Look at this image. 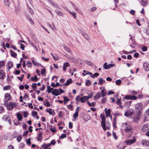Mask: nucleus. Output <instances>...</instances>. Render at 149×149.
Here are the masks:
<instances>
[{"label": "nucleus", "mask_w": 149, "mask_h": 149, "mask_svg": "<svg viewBox=\"0 0 149 149\" xmlns=\"http://www.w3.org/2000/svg\"><path fill=\"white\" fill-rule=\"evenodd\" d=\"M122 125L124 127H126V128L124 129V130L125 131L129 133L131 132L132 127L130 125L127 124V123H123Z\"/></svg>", "instance_id": "nucleus-1"}, {"label": "nucleus", "mask_w": 149, "mask_h": 149, "mask_svg": "<svg viewBox=\"0 0 149 149\" xmlns=\"http://www.w3.org/2000/svg\"><path fill=\"white\" fill-rule=\"evenodd\" d=\"M80 97L79 95H78L75 98L77 102H78L79 101H81L82 103H84L86 102L88 100L86 96H84L80 98L79 99V98Z\"/></svg>", "instance_id": "nucleus-2"}, {"label": "nucleus", "mask_w": 149, "mask_h": 149, "mask_svg": "<svg viewBox=\"0 0 149 149\" xmlns=\"http://www.w3.org/2000/svg\"><path fill=\"white\" fill-rule=\"evenodd\" d=\"M115 66V65L113 64L110 63L107 65V63H104L103 67L105 69H108L109 68Z\"/></svg>", "instance_id": "nucleus-3"}, {"label": "nucleus", "mask_w": 149, "mask_h": 149, "mask_svg": "<svg viewBox=\"0 0 149 149\" xmlns=\"http://www.w3.org/2000/svg\"><path fill=\"white\" fill-rule=\"evenodd\" d=\"M7 105L8 107V109L9 110H12L13 108L16 106V104L15 103H12L11 102H10L7 104Z\"/></svg>", "instance_id": "nucleus-4"}, {"label": "nucleus", "mask_w": 149, "mask_h": 149, "mask_svg": "<svg viewBox=\"0 0 149 149\" xmlns=\"http://www.w3.org/2000/svg\"><path fill=\"white\" fill-rule=\"evenodd\" d=\"M2 119L3 120L8 122L10 125L11 124V122L10 120V117L9 116H7L6 115H5L3 117Z\"/></svg>", "instance_id": "nucleus-5"}, {"label": "nucleus", "mask_w": 149, "mask_h": 149, "mask_svg": "<svg viewBox=\"0 0 149 149\" xmlns=\"http://www.w3.org/2000/svg\"><path fill=\"white\" fill-rule=\"evenodd\" d=\"M143 107L142 104L141 103H139L136 105V108L139 111V112H141L140 111L141 110Z\"/></svg>", "instance_id": "nucleus-6"}, {"label": "nucleus", "mask_w": 149, "mask_h": 149, "mask_svg": "<svg viewBox=\"0 0 149 149\" xmlns=\"http://www.w3.org/2000/svg\"><path fill=\"white\" fill-rule=\"evenodd\" d=\"M136 139H129L126 140L125 141V142L126 143L127 145H130L132 143L135 142L136 141Z\"/></svg>", "instance_id": "nucleus-7"}, {"label": "nucleus", "mask_w": 149, "mask_h": 149, "mask_svg": "<svg viewBox=\"0 0 149 149\" xmlns=\"http://www.w3.org/2000/svg\"><path fill=\"white\" fill-rule=\"evenodd\" d=\"M52 94L55 96H57L59 95H60L59 91L57 89H54L52 92Z\"/></svg>", "instance_id": "nucleus-8"}, {"label": "nucleus", "mask_w": 149, "mask_h": 149, "mask_svg": "<svg viewBox=\"0 0 149 149\" xmlns=\"http://www.w3.org/2000/svg\"><path fill=\"white\" fill-rule=\"evenodd\" d=\"M48 1L54 7L58 9H60L61 8H60L59 7V6L57 4L54 3L52 0H48Z\"/></svg>", "instance_id": "nucleus-9"}, {"label": "nucleus", "mask_w": 149, "mask_h": 149, "mask_svg": "<svg viewBox=\"0 0 149 149\" xmlns=\"http://www.w3.org/2000/svg\"><path fill=\"white\" fill-rule=\"evenodd\" d=\"M148 129V125L147 124H145L143 125L141 128V130L143 132H146Z\"/></svg>", "instance_id": "nucleus-10"}, {"label": "nucleus", "mask_w": 149, "mask_h": 149, "mask_svg": "<svg viewBox=\"0 0 149 149\" xmlns=\"http://www.w3.org/2000/svg\"><path fill=\"white\" fill-rule=\"evenodd\" d=\"M143 67L146 71H148L149 70V64L147 63H143Z\"/></svg>", "instance_id": "nucleus-11"}, {"label": "nucleus", "mask_w": 149, "mask_h": 149, "mask_svg": "<svg viewBox=\"0 0 149 149\" xmlns=\"http://www.w3.org/2000/svg\"><path fill=\"white\" fill-rule=\"evenodd\" d=\"M101 93L98 92L95 95L94 97V100H97L99 99L101 97Z\"/></svg>", "instance_id": "nucleus-12"}, {"label": "nucleus", "mask_w": 149, "mask_h": 149, "mask_svg": "<svg viewBox=\"0 0 149 149\" xmlns=\"http://www.w3.org/2000/svg\"><path fill=\"white\" fill-rule=\"evenodd\" d=\"M142 144L144 146H149V141L148 140H143L142 141Z\"/></svg>", "instance_id": "nucleus-13"}, {"label": "nucleus", "mask_w": 149, "mask_h": 149, "mask_svg": "<svg viewBox=\"0 0 149 149\" xmlns=\"http://www.w3.org/2000/svg\"><path fill=\"white\" fill-rule=\"evenodd\" d=\"M70 66V64L68 62L65 63L63 65V70L65 71L66 70V68Z\"/></svg>", "instance_id": "nucleus-14"}, {"label": "nucleus", "mask_w": 149, "mask_h": 149, "mask_svg": "<svg viewBox=\"0 0 149 149\" xmlns=\"http://www.w3.org/2000/svg\"><path fill=\"white\" fill-rule=\"evenodd\" d=\"M43 134V132H40L39 134L38 135V137L37 138V140L38 141H41L42 139V136Z\"/></svg>", "instance_id": "nucleus-15"}, {"label": "nucleus", "mask_w": 149, "mask_h": 149, "mask_svg": "<svg viewBox=\"0 0 149 149\" xmlns=\"http://www.w3.org/2000/svg\"><path fill=\"white\" fill-rule=\"evenodd\" d=\"M133 113L130 110H128L125 113V116H128L132 115Z\"/></svg>", "instance_id": "nucleus-16"}, {"label": "nucleus", "mask_w": 149, "mask_h": 149, "mask_svg": "<svg viewBox=\"0 0 149 149\" xmlns=\"http://www.w3.org/2000/svg\"><path fill=\"white\" fill-rule=\"evenodd\" d=\"M5 98L6 100H10L11 96L9 93H7L5 94Z\"/></svg>", "instance_id": "nucleus-17"}, {"label": "nucleus", "mask_w": 149, "mask_h": 149, "mask_svg": "<svg viewBox=\"0 0 149 149\" xmlns=\"http://www.w3.org/2000/svg\"><path fill=\"white\" fill-rule=\"evenodd\" d=\"M4 3L5 6L9 7L10 3L8 0H4Z\"/></svg>", "instance_id": "nucleus-18"}, {"label": "nucleus", "mask_w": 149, "mask_h": 149, "mask_svg": "<svg viewBox=\"0 0 149 149\" xmlns=\"http://www.w3.org/2000/svg\"><path fill=\"white\" fill-rule=\"evenodd\" d=\"M72 81L71 79L70 78L67 80L66 83H65L64 85L65 86H68L72 82Z\"/></svg>", "instance_id": "nucleus-19"}, {"label": "nucleus", "mask_w": 149, "mask_h": 149, "mask_svg": "<svg viewBox=\"0 0 149 149\" xmlns=\"http://www.w3.org/2000/svg\"><path fill=\"white\" fill-rule=\"evenodd\" d=\"M51 145L49 143H47V144L44 143L43 145H42V147L44 148V149H47V148L49 147Z\"/></svg>", "instance_id": "nucleus-20"}, {"label": "nucleus", "mask_w": 149, "mask_h": 149, "mask_svg": "<svg viewBox=\"0 0 149 149\" xmlns=\"http://www.w3.org/2000/svg\"><path fill=\"white\" fill-rule=\"evenodd\" d=\"M10 52L11 53V55L12 57L15 58H16L17 54L16 53L14 52L12 50H10Z\"/></svg>", "instance_id": "nucleus-21"}, {"label": "nucleus", "mask_w": 149, "mask_h": 149, "mask_svg": "<svg viewBox=\"0 0 149 149\" xmlns=\"http://www.w3.org/2000/svg\"><path fill=\"white\" fill-rule=\"evenodd\" d=\"M47 90L46 91V92L47 91L48 93H50L54 89L53 88H51L50 86H48L47 87Z\"/></svg>", "instance_id": "nucleus-22"}, {"label": "nucleus", "mask_w": 149, "mask_h": 149, "mask_svg": "<svg viewBox=\"0 0 149 149\" xmlns=\"http://www.w3.org/2000/svg\"><path fill=\"white\" fill-rule=\"evenodd\" d=\"M99 82L98 83V84L100 85H102L103 83L105 82V81L103 80L102 78H100L99 79Z\"/></svg>", "instance_id": "nucleus-23"}, {"label": "nucleus", "mask_w": 149, "mask_h": 149, "mask_svg": "<svg viewBox=\"0 0 149 149\" xmlns=\"http://www.w3.org/2000/svg\"><path fill=\"white\" fill-rule=\"evenodd\" d=\"M8 70H10L11 68L13 66V63L11 61H9L8 63Z\"/></svg>", "instance_id": "nucleus-24"}, {"label": "nucleus", "mask_w": 149, "mask_h": 149, "mask_svg": "<svg viewBox=\"0 0 149 149\" xmlns=\"http://www.w3.org/2000/svg\"><path fill=\"white\" fill-rule=\"evenodd\" d=\"M141 2L142 5L144 6H146L148 4L147 0H141Z\"/></svg>", "instance_id": "nucleus-25"}, {"label": "nucleus", "mask_w": 149, "mask_h": 149, "mask_svg": "<svg viewBox=\"0 0 149 149\" xmlns=\"http://www.w3.org/2000/svg\"><path fill=\"white\" fill-rule=\"evenodd\" d=\"M22 114L19 113H18L17 114V117L18 120L21 121L22 120Z\"/></svg>", "instance_id": "nucleus-26"}, {"label": "nucleus", "mask_w": 149, "mask_h": 149, "mask_svg": "<svg viewBox=\"0 0 149 149\" xmlns=\"http://www.w3.org/2000/svg\"><path fill=\"white\" fill-rule=\"evenodd\" d=\"M32 63H33V64L34 65H35V66H41V67H42V65L41 64H39L38 63L36 62V61H34V60H32Z\"/></svg>", "instance_id": "nucleus-27"}, {"label": "nucleus", "mask_w": 149, "mask_h": 149, "mask_svg": "<svg viewBox=\"0 0 149 149\" xmlns=\"http://www.w3.org/2000/svg\"><path fill=\"white\" fill-rule=\"evenodd\" d=\"M51 54L52 55L53 59L55 61L58 60L59 59V58L57 55H56V56H54L52 53H51Z\"/></svg>", "instance_id": "nucleus-28"}, {"label": "nucleus", "mask_w": 149, "mask_h": 149, "mask_svg": "<svg viewBox=\"0 0 149 149\" xmlns=\"http://www.w3.org/2000/svg\"><path fill=\"white\" fill-rule=\"evenodd\" d=\"M15 13L17 14H19L20 13V9L18 7H15Z\"/></svg>", "instance_id": "nucleus-29"}, {"label": "nucleus", "mask_w": 149, "mask_h": 149, "mask_svg": "<svg viewBox=\"0 0 149 149\" xmlns=\"http://www.w3.org/2000/svg\"><path fill=\"white\" fill-rule=\"evenodd\" d=\"M116 116L113 119V127L114 128H116Z\"/></svg>", "instance_id": "nucleus-30"}, {"label": "nucleus", "mask_w": 149, "mask_h": 149, "mask_svg": "<svg viewBox=\"0 0 149 149\" xmlns=\"http://www.w3.org/2000/svg\"><path fill=\"white\" fill-rule=\"evenodd\" d=\"M101 125L104 130H106L105 122H101Z\"/></svg>", "instance_id": "nucleus-31"}, {"label": "nucleus", "mask_w": 149, "mask_h": 149, "mask_svg": "<svg viewBox=\"0 0 149 149\" xmlns=\"http://www.w3.org/2000/svg\"><path fill=\"white\" fill-rule=\"evenodd\" d=\"M55 12L56 13V14L58 15L61 16H63V14L61 11L56 10H55Z\"/></svg>", "instance_id": "nucleus-32"}, {"label": "nucleus", "mask_w": 149, "mask_h": 149, "mask_svg": "<svg viewBox=\"0 0 149 149\" xmlns=\"http://www.w3.org/2000/svg\"><path fill=\"white\" fill-rule=\"evenodd\" d=\"M105 113L106 114L107 117L108 116H110L111 115L110 109H108L106 111Z\"/></svg>", "instance_id": "nucleus-33"}, {"label": "nucleus", "mask_w": 149, "mask_h": 149, "mask_svg": "<svg viewBox=\"0 0 149 149\" xmlns=\"http://www.w3.org/2000/svg\"><path fill=\"white\" fill-rule=\"evenodd\" d=\"M83 36L87 40H90V38L89 36L86 33H83L82 34Z\"/></svg>", "instance_id": "nucleus-34"}, {"label": "nucleus", "mask_w": 149, "mask_h": 149, "mask_svg": "<svg viewBox=\"0 0 149 149\" xmlns=\"http://www.w3.org/2000/svg\"><path fill=\"white\" fill-rule=\"evenodd\" d=\"M31 81H36L38 80V77L36 75H34V77H31Z\"/></svg>", "instance_id": "nucleus-35"}, {"label": "nucleus", "mask_w": 149, "mask_h": 149, "mask_svg": "<svg viewBox=\"0 0 149 149\" xmlns=\"http://www.w3.org/2000/svg\"><path fill=\"white\" fill-rule=\"evenodd\" d=\"M87 104L90 107L93 106L94 107L95 105V102H93L91 103H90V102L88 101L87 102Z\"/></svg>", "instance_id": "nucleus-36"}, {"label": "nucleus", "mask_w": 149, "mask_h": 149, "mask_svg": "<svg viewBox=\"0 0 149 149\" xmlns=\"http://www.w3.org/2000/svg\"><path fill=\"white\" fill-rule=\"evenodd\" d=\"M72 4V6H73V7L75 9V10L77 11H78V10H79V9L72 2H70Z\"/></svg>", "instance_id": "nucleus-37"}, {"label": "nucleus", "mask_w": 149, "mask_h": 149, "mask_svg": "<svg viewBox=\"0 0 149 149\" xmlns=\"http://www.w3.org/2000/svg\"><path fill=\"white\" fill-rule=\"evenodd\" d=\"M139 119V117L138 116H136L133 118V120L135 123H137Z\"/></svg>", "instance_id": "nucleus-38"}, {"label": "nucleus", "mask_w": 149, "mask_h": 149, "mask_svg": "<svg viewBox=\"0 0 149 149\" xmlns=\"http://www.w3.org/2000/svg\"><path fill=\"white\" fill-rule=\"evenodd\" d=\"M37 85V84L35 83H33L32 84V87L33 88V90L36 91V88L37 87L36 85Z\"/></svg>", "instance_id": "nucleus-39"}, {"label": "nucleus", "mask_w": 149, "mask_h": 149, "mask_svg": "<svg viewBox=\"0 0 149 149\" xmlns=\"http://www.w3.org/2000/svg\"><path fill=\"white\" fill-rule=\"evenodd\" d=\"M63 99L64 104H65L66 102H68L69 101V99L67 97H64Z\"/></svg>", "instance_id": "nucleus-40"}, {"label": "nucleus", "mask_w": 149, "mask_h": 149, "mask_svg": "<svg viewBox=\"0 0 149 149\" xmlns=\"http://www.w3.org/2000/svg\"><path fill=\"white\" fill-rule=\"evenodd\" d=\"M27 8L31 14H33L34 13L33 10L29 6H27Z\"/></svg>", "instance_id": "nucleus-41"}, {"label": "nucleus", "mask_w": 149, "mask_h": 149, "mask_svg": "<svg viewBox=\"0 0 149 149\" xmlns=\"http://www.w3.org/2000/svg\"><path fill=\"white\" fill-rule=\"evenodd\" d=\"M91 84V81L89 80H87L85 82V85L86 86H89Z\"/></svg>", "instance_id": "nucleus-42"}, {"label": "nucleus", "mask_w": 149, "mask_h": 149, "mask_svg": "<svg viewBox=\"0 0 149 149\" xmlns=\"http://www.w3.org/2000/svg\"><path fill=\"white\" fill-rule=\"evenodd\" d=\"M101 93L102 97H103L106 95V91H105V90L104 89L101 91Z\"/></svg>", "instance_id": "nucleus-43"}, {"label": "nucleus", "mask_w": 149, "mask_h": 149, "mask_svg": "<svg viewBox=\"0 0 149 149\" xmlns=\"http://www.w3.org/2000/svg\"><path fill=\"white\" fill-rule=\"evenodd\" d=\"M93 93L92 92H91L88 95L86 96L87 100H88L89 99L92 98L93 96Z\"/></svg>", "instance_id": "nucleus-44"}, {"label": "nucleus", "mask_w": 149, "mask_h": 149, "mask_svg": "<svg viewBox=\"0 0 149 149\" xmlns=\"http://www.w3.org/2000/svg\"><path fill=\"white\" fill-rule=\"evenodd\" d=\"M131 95H127L125 96V97L124 99H126V100H131Z\"/></svg>", "instance_id": "nucleus-45"}, {"label": "nucleus", "mask_w": 149, "mask_h": 149, "mask_svg": "<svg viewBox=\"0 0 149 149\" xmlns=\"http://www.w3.org/2000/svg\"><path fill=\"white\" fill-rule=\"evenodd\" d=\"M122 81L118 79L116 81V84L117 85H120Z\"/></svg>", "instance_id": "nucleus-46"}, {"label": "nucleus", "mask_w": 149, "mask_h": 149, "mask_svg": "<svg viewBox=\"0 0 149 149\" xmlns=\"http://www.w3.org/2000/svg\"><path fill=\"white\" fill-rule=\"evenodd\" d=\"M44 103V105L45 106H46L47 107H49L51 105L50 104V103L49 102L47 101L46 102V103H45L44 102H43Z\"/></svg>", "instance_id": "nucleus-47"}, {"label": "nucleus", "mask_w": 149, "mask_h": 149, "mask_svg": "<svg viewBox=\"0 0 149 149\" xmlns=\"http://www.w3.org/2000/svg\"><path fill=\"white\" fill-rule=\"evenodd\" d=\"M22 138V136L21 135H19L17 137V141L18 142H19L21 141Z\"/></svg>", "instance_id": "nucleus-48"}, {"label": "nucleus", "mask_w": 149, "mask_h": 149, "mask_svg": "<svg viewBox=\"0 0 149 149\" xmlns=\"http://www.w3.org/2000/svg\"><path fill=\"white\" fill-rule=\"evenodd\" d=\"M85 62L87 64L90 66H91L93 64L92 62L88 61H85Z\"/></svg>", "instance_id": "nucleus-49"}, {"label": "nucleus", "mask_w": 149, "mask_h": 149, "mask_svg": "<svg viewBox=\"0 0 149 149\" xmlns=\"http://www.w3.org/2000/svg\"><path fill=\"white\" fill-rule=\"evenodd\" d=\"M64 49H65V50L67 52H70V49L68 48V47L67 46H64Z\"/></svg>", "instance_id": "nucleus-50"}, {"label": "nucleus", "mask_w": 149, "mask_h": 149, "mask_svg": "<svg viewBox=\"0 0 149 149\" xmlns=\"http://www.w3.org/2000/svg\"><path fill=\"white\" fill-rule=\"evenodd\" d=\"M10 86H7L3 87V89L4 90H9L10 89Z\"/></svg>", "instance_id": "nucleus-51"}, {"label": "nucleus", "mask_w": 149, "mask_h": 149, "mask_svg": "<svg viewBox=\"0 0 149 149\" xmlns=\"http://www.w3.org/2000/svg\"><path fill=\"white\" fill-rule=\"evenodd\" d=\"M31 65L32 63L31 62L29 61H27L26 65L27 66V67H29L31 66Z\"/></svg>", "instance_id": "nucleus-52"}, {"label": "nucleus", "mask_w": 149, "mask_h": 149, "mask_svg": "<svg viewBox=\"0 0 149 149\" xmlns=\"http://www.w3.org/2000/svg\"><path fill=\"white\" fill-rule=\"evenodd\" d=\"M5 65V62L4 61H0V68L2 66H4Z\"/></svg>", "instance_id": "nucleus-53"}, {"label": "nucleus", "mask_w": 149, "mask_h": 149, "mask_svg": "<svg viewBox=\"0 0 149 149\" xmlns=\"http://www.w3.org/2000/svg\"><path fill=\"white\" fill-rule=\"evenodd\" d=\"M3 72L2 71H0V79H3Z\"/></svg>", "instance_id": "nucleus-54"}, {"label": "nucleus", "mask_w": 149, "mask_h": 149, "mask_svg": "<svg viewBox=\"0 0 149 149\" xmlns=\"http://www.w3.org/2000/svg\"><path fill=\"white\" fill-rule=\"evenodd\" d=\"M78 116V113L75 112L73 115V117L75 118L74 120H75L76 118Z\"/></svg>", "instance_id": "nucleus-55"}, {"label": "nucleus", "mask_w": 149, "mask_h": 149, "mask_svg": "<svg viewBox=\"0 0 149 149\" xmlns=\"http://www.w3.org/2000/svg\"><path fill=\"white\" fill-rule=\"evenodd\" d=\"M147 50V48L146 46H144L142 48V50L143 52H146Z\"/></svg>", "instance_id": "nucleus-56"}, {"label": "nucleus", "mask_w": 149, "mask_h": 149, "mask_svg": "<svg viewBox=\"0 0 149 149\" xmlns=\"http://www.w3.org/2000/svg\"><path fill=\"white\" fill-rule=\"evenodd\" d=\"M26 142L27 143L29 144V145H30L31 144V139L30 138H29L28 139H27L26 140Z\"/></svg>", "instance_id": "nucleus-57"}, {"label": "nucleus", "mask_w": 149, "mask_h": 149, "mask_svg": "<svg viewBox=\"0 0 149 149\" xmlns=\"http://www.w3.org/2000/svg\"><path fill=\"white\" fill-rule=\"evenodd\" d=\"M46 70L45 69H42L41 71V73L42 75L45 74L46 73Z\"/></svg>", "instance_id": "nucleus-58"}, {"label": "nucleus", "mask_w": 149, "mask_h": 149, "mask_svg": "<svg viewBox=\"0 0 149 149\" xmlns=\"http://www.w3.org/2000/svg\"><path fill=\"white\" fill-rule=\"evenodd\" d=\"M56 143V142L55 140L53 139L51 141L50 143L49 144L50 145H54Z\"/></svg>", "instance_id": "nucleus-59"}, {"label": "nucleus", "mask_w": 149, "mask_h": 149, "mask_svg": "<svg viewBox=\"0 0 149 149\" xmlns=\"http://www.w3.org/2000/svg\"><path fill=\"white\" fill-rule=\"evenodd\" d=\"M107 101V100L106 98H102V99L101 102L102 104H104L106 103V101Z\"/></svg>", "instance_id": "nucleus-60"}, {"label": "nucleus", "mask_w": 149, "mask_h": 149, "mask_svg": "<svg viewBox=\"0 0 149 149\" xmlns=\"http://www.w3.org/2000/svg\"><path fill=\"white\" fill-rule=\"evenodd\" d=\"M20 48L22 49V50H24V49L25 46L22 44H20Z\"/></svg>", "instance_id": "nucleus-61"}, {"label": "nucleus", "mask_w": 149, "mask_h": 149, "mask_svg": "<svg viewBox=\"0 0 149 149\" xmlns=\"http://www.w3.org/2000/svg\"><path fill=\"white\" fill-rule=\"evenodd\" d=\"M28 113L26 111L24 112V118H26L28 116Z\"/></svg>", "instance_id": "nucleus-62"}, {"label": "nucleus", "mask_w": 149, "mask_h": 149, "mask_svg": "<svg viewBox=\"0 0 149 149\" xmlns=\"http://www.w3.org/2000/svg\"><path fill=\"white\" fill-rule=\"evenodd\" d=\"M125 147V146H123L122 147H121L120 146V145H118L117 146V148L118 149H124Z\"/></svg>", "instance_id": "nucleus-63"}, {"label": "nucleus", "mask_w": 149, "mask_h": 149, "mask_svg": "<svg viewBox=\"0 0 149 149\" xmlns=\"http://www.w3.org/2000/svg\"><path fill=\"white\" fill-rule=\"evenodd\" d=\"M145 115L149 116V109H147L145 112Z\"/></svg>", "instance_id": "nucleus-64"}]
</instances>
